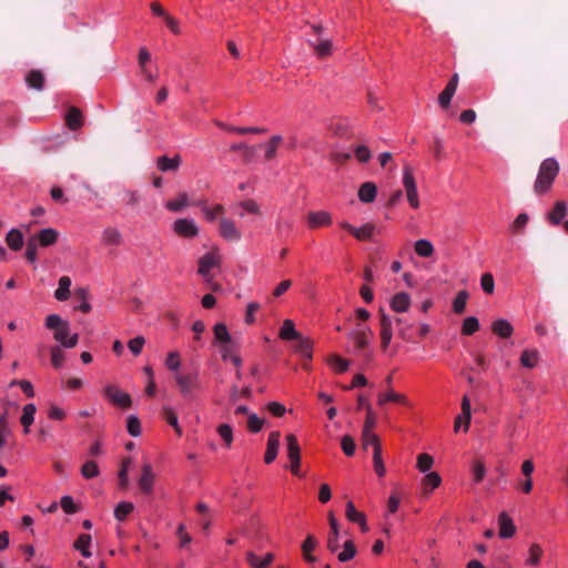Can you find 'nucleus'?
<instances>
[{"label": "nucleus", "instance_id": "38", "mask_svg": "<svg viewBox=\"0 0 568 568\" xmlns=\"http://www.w3.org/2000/svg\"><path fill=\"white\" fill-rule=\"evenodd\" d=\"M189 205V196L186 193H180L174 200L166 202L165 207L172 212H179Z\"/></svg>", "mask_w": 568, "mask_h": 568}, {"label": "nucleus", "instance_id": "55", "mask_svg": "<svg viewBox=\"0 0 568 568\" xmlns=\"http://www.w3.org/2000/svg\"><path fill=\"white\" fill-rule=\"evenodd\" d=\"M542 555V549L539 544H532L529 548V558L527 559L528 565H539Z\"/></svg>", "mask_w": 568, "mask_h": 568}, {"label": "nucleus", "instance_id": "46", "mask_svg": "<svg viewBox=\"0 0 568 568\" xmlns=\"http://www.w3.org/2000/svg\"><path fill=\"white\" fill-rule=\"evenodd\" d=\"M362 445L366 449L369 445L373 446V450L376 446H381L378 436L373 430L363 429L362 432Z\"/></svg>", "mask_w": 568, "mask_h": 568}, {"label": "nucleus", "instance_id": "11", "mask_svg": "<svg viewBox=\"0 0 568 568\" xmlns=\"http://www.w3.org/2000/svg\"><path fill=\"white\" fill-rule=\"evenodd\" d=\"M220 235L224 240L230 242H237L242 237L241 231L236 227L235 223L230 219H221Z\"/></svg>", "mask_w": 568, "mask_h": 568}, {"label": "nucleus", "instance_id": "13", "mask_svg": "<svg viewBox=\"0 0 568 568\" xmlns=\"http://www.w3.org/2000/svg\"><path fill=\"white\" fill-rule=\"evenodd\" d=\"M281 433L275 430L268 435L267 447L264 456L266 464H271L275 460L280 448Z\"/></svg>", "mask_w": 568, "mask_h": 568}, {"label": "nucleus", "instance_id": "45", "mask_svg": "<svg viewBox=\"0 0 568 568\" xmlns=\"http://www.w3.org/2000/svg\"><path fill=\"white\" fill-rule=\"evenodd\" d=\"M479 329V321L475 316H469L464 320L462 334L464 335H473L475 332Z\"/></svg>", "mask_w": 568, "mask_h": 568}, {"label": "nucleus", "instance_id": "49", "mask_svg": "<svg viewBox=\"0 0 568 568\" xmlns=\"http://www.w3.org/2000/svg\"><path fill=\"white\" fill-rule=\"evenodd\" d=\"M374 230L375 226L373 224H365L362 227H355V233H353V235L358 241H367L372 239Z\"/></svg>", "mask_w": 568, "mask_h": 568}, {"label": "nucleus", "instance_id": "34", "mask_svg": "<svg viewBox=\"0 0 568 568\" xmlns=\"http://www.w3.org/2000/svg\"><path fill=\"white\" fill-rule=\"evenodd\" d=\"M71 278L69 276H62L59 280V287L54 292V296L58 301H65L70 296Z\"/></svg>", "mask_w": 568, "mask_h": 568}, {"label": "nucleus", "instance_id": "19", "mask_svg": "<svg viewBox=\"0 0 568 568\" xmlns=\"http://www.w3.org/2000/svg\"><path fill=\"white\" fill-rule=\"evenodd\" d=\"M410 306V297L405 292L395 294L390 300V307L396 313H405Z\"/></svg>", "mask_w": 568, "mask_h": 568}, {"label": "nucleus", "instance_id": "15", "mask_svg": "<svg viewBox=\"0 0 568 568\" xmlns=\"http://www.w3.org/2000/svg\"><path fill=\"white\" fill-rule=\"evenodd\" d=\"M307 223L310 229L329 226L332 224V216L326 211L310 212L307 215Z\"/></svg>", "mask_w": 568, "mask_h": 568}, {"label": "nucleus", "instance_id": "54", "mask_svg": "<svg viewBox=\"0 0 568 568\" xmlns=\"http://www.w3.org/2000/svg\"><path fill=\"white\" fill-rule=\"evenodd\" d=\"M126 429L131 436L138 437L141 434L140 419L134 415H130L126 420Z\"/></svg>", "mask_w": 568, "mask_h": 568}, {"label": "nucleus", "instance_id": "30", "mask_svg": "<svg viewBox=\"0 0 568 568\" xmlns=\"http://www.w3.org/2000/svg\"><path fill=\"white\" fill-rule=\"evenodd\" d=\"M216 125L220 126L221 129L223 130H227V131H231V132H235V133H239V134H246V133H255V134H261V133H265L266 132V129L265 128H255V126H230V125H226L225 123L223 122H220V121H216Z\"/></svg>", "mask_w": 568, "mask_h": 568}, {"label": "nucleus", "instance_id": "57", "mask_svg": "<svg viewBox=\"0 0 568 568\" xmlns=\"http://www.w3.org/2000/svg\"><path fill=\"white\" fill-rule=\"evenodd\" d=\"M219 435L223 438L226 447H230L233 442V429L229 424H221L217 427Z\"/></svg>", "mask_w": 568, "mask_h": 568}, {"label": "nucleus", "instance_id": "48", "mask_svg": "<svg viewBox=\"0 0 568 568\" xmlns=\"http://www.w3.org/2000/svg\"><path fill=\"white\" fill-rule=\"evenodd\" d=\"M81 474L84 478L91 479L99 475V466L94 460L85 462L81 467Z\"/></svg>", "mask_w": 568, "mask_h": 568}, {"label": "nucleus", "instance_id": "16", "mask_svg": "<svg viewBox=\"0 0 568 568\" xmlns=\"http://www.w3.org/2000/svg\"><path fill=\"white\" fill-rule=\"evenodd\" d=\"M498 525H499V537L500 538H510L516 532V526L514 525L513 519L508 516L506 511H501L498 516Z\"/></svg>", "mask_w": 568, "mask_h": 568}, {"label": "nucleus", "instance_id": "51", "mask_svg": "<svg viewBox=\"0 0 568 568\" xmlns=\"http://www.w3.org/2000/svg\"><path fill=\"white\" fill-rule=\"evenodd\" d=\"M395 324L397 326V334L404 341H412V336L409 334L410 324L406 323L402 317H395Z\"/></svg>", "mask_w": 568, "mask_h": 568}, {"label": "nucleus", "instance_id": "10", "mask_svg": "<svg viewBox=\"0 0 568 568\" xmlns=\"http://www.w3.org/2000/svg\"><path fill=\"white\" fill-rule=\"evenodd\" d=\"M155 480V474L153 473L150 464L142 466V474L138 480V485L144 495H151L153 491V485Z\"/></svg>", "mask_w": 568, "mask_h": 568}, {"label": "nucleus", "instance_id": "33", "mask_svg": "<svg viewBox=\"0 0 568 568\" xmlns=\"http://www.w3.org/2000/svg\"><path fill=\"white\" fill-rule=\"evenodd\" d=\"M36 412H37V407H36L34 404H27L23 407V413H22V416L20 418V423L23 426L26 434L29 433V427L32 425V423L34 420Z\"/></svg>", "mask_w": 568, "mask_h": 568}, {"label": "nucleus", "instance_id": "47", "mask_svg": "<svg viewBox=\"0 0 568 568\" xmlns=\"http://www.w3.org/2000/svg\"><path fill=\"white\" fill-rule=\"evenodd\" d=\"M328 364L334 368L337 373H344L349 367V361L338 356L332 355L328 359Z\"/></svg>", "mask_w": 568, "mask_h": 568}, {"label": "nucleus", "instance_id": "20", "mask_svg": "<svg viewBox=\"0 0 568 568\" xmlns=\"http://www.w3.org/2000/svg\"><path fill=\"white\" fill-rule=\"evenodd\" d=\"M246 560L253 568H267L274 560V555L267 552L263 558H260L253 551H248L246 554Z\"/></svg>", "mask_w": 568, "mask_h": 568}, {"label": "nucleus", "instance_id": "28", "mask_svg": "<svg viewBox=\"0 0 568 568\" xmlns=\"http://www.w3.org/2000/svg\"><path fill=\"white\" fill-rule=\"evenodd\" d=\"M286 448H287V457L291 462L295 463L301 459V448L295 435L290 434L286 436Z\"/></svg>", "mask_w": 568, "mask_h": 568}, {"label": "nucleus", "instance_id": "36", "mask_svg": "<svg viewBox=\"0 0 568 568\" xmlns=\"http://www.w3.org/2000/svg\"><path fill=\"white\" fill-rule=\"evenodd\" d=\"M539 359V354L536 349H525L520 355V364L527 368H534Z\"/></svg>", "mask_w": 568, "mask_h": 568}, {"label": "nucleus", "instance_id": "8", "mask_svg": "<svg viewBox=\"0 0 568 568\" xmlns=\"http://www.w3.org/2000/svg\"><path fill=\"white\" fill-rule=\"evenodd\" d=\"M29 239L32 240L39 247H49L57 243L59 239V232L55 229L47 227L31 235Z\"/></svg>", "mask_w": 568, "mask_h": 568}, {"label": "nucleus", "instance_id": "37", "mask_svg": "<svg viewBox=\"0 0 568 568\" xmlns=\"http://www.w3.org/2000/svg\"><path fill=\"white\" fill-rule=\"evenodd\" d=\"M403 185L406 191L414 192L417 190L416 181L413 174V170L409 165H405L403 170Z\"/></svg>", "mask_w": 568, "mask_h": 568}, {"label": "nucleus", "instance_id": "44", "mask_svg": "<svg viewBox=\"0 0 568 568\" xmlns=\"http://www.w3.org/2000/svg\"><path fill=\"white\" fill-rule=\"evenodd\" d=\"M467 291H459L453 301V310L456 314H463L468 300Z\"/></svg>", "mask_w": 568, "mask_h": 568}, {"label": "nucleus", "instance_id": "35", "mask_svg": "<svg viewBox=\"0 0 568 568\" xmlns=\"http://www.w3.org/2000/svg\"><path fill=\"white\" fill-rule=\"evenodd\" d=\"M91 544V536L89 534H82L78 537L74 542V548L79 550L83 557H91V551L89 550Z\"/></svg>", "mask_w": 568, "mask_h": 568}, {"label": "nucleus", "instance_id": "22", "mask_svg": "<svg viewBox=\"0 0 568 568\" xmlns=\"http://www.w3.org/2000/svg\"><path fill=\"white\" fill-rule=\"evenodd\" d=\"M567 214V205H566V202L564 201H558L556 202L554 209L548 212L547 214V220L552 224V225H558L560 224V222L562 221V219L566 216Z\"/></svg>", "mask_w": 568, "mask_h": 568}, {"label": "nucleus", "instance_id": "18", "mask_svg": "<svg viewBox=\"0 0 568 568\" xmlns=\"http://www.w3.org/2000/svg\"><path fill=\"white\" fill-rule=\"evenodd\" d=\"M182 158L179 154L173 158L162 155L158 158L156 166L161 172H175L179 170Z\"/></svg>", "mask_w": 568, "mask_h": 568}, {"label": "nucleus", "instance_id": "17", "mask_svg": "<svg viewBox=\"0 0 568 568\" xmlns=\"http://www.w3.org/2000/svg\"><path fill=\"white\" fill-rule=\"evenodd\" d=\"M389 402L400 404L404 406L409 405V402L405 395L396 393L393 389H388L385 393L378 394V396H377V405L378 406H384L386 403H389Z\"/></svg>", "mask_w": 568, "mask_h": 568}, {"label": "nucleus", "instance_id": "12", "mask_svg": "<svg viewBox=\"0 0 568 568\" xmlns=\"http://www.w3.org/2000/svg\"><path fill=\"white\" fill-rule=\"evenodd\" d=\"M328 523L331 531L327 537V549L336 552L339 548V525L332 511L328 513Z\"/></svg>", "mask_w": 568, "mask_h": 568}, {"label": "nucleus", "instance_id": "39", "mask_svg": "<svg viewBox=\"0 0 568 568\" xmlns=\"http://www.w3.org/2000/svg\"><path fill=\"white\" fill-rule=\"evenodd\" d=\"M415 252L422 257H429L434 253V246L428 240H418L415 242Z\"/></svg>", "mask_w": 568, "mask_h": 568}, {"label": "nucleus", "instance_id": "64", "mask_svg": "<svg viewBox=\"0 0 568 568\" xmlns=\"http://www.w3.org/2000/svg\"><path fill=\"white\" fill-rule=\"evenodd\" d=\"M60 506L67 514H75L79 510L71 496H63L60 500Z\"/></svg>", "mask_w": 568, "mask_h": 568}, {"label": "nucleus", "instance_id": "26", "mask_svg": "<svg viewBox=\"0 0 568 568\" xmlns=\"http://www.w3.org/2000/svg\"><path fill=\"white\" fill-rule=\"evenodd\" d=\"M491 331L501 338H508L511 336L514 328L507 320L500 318L493 323Z\"/></svg>", "mask_w": 568, "mask_h": 568}, {"label": "nucleus", "instance_id": "2", "mask_svg": "<svg viewBox=\"0 0 568 568\" xmlns=\"http://www.w3.org/2000/svg\"><path fill=\"white\" fill-rule=\"evenodd\" d=\"M372 334L373 332L369 327L361 324H357V327L347 334V337L354 342L356 354L363 356L367 362L373 358V354L368 351V337Z\"/></svg>", "mask_w": 568, "mask_h": 568}, {"label": "nucleus", "instance_id": "7", "mask_svg": "<svg viewBox=\"0 0 568 568\" xmlns=\"http://www.w3.org/2000/svg\"><path fill=\"white\" fill-rule=\"evenodd\" d=\"M379 327L381 347L386 351L393 337V318L383 310H379Z\"/></svg>", "mask_w": 568, "mask_h": 568}, {"label": "nucleus", "instance_id": "42", "mask_svg": "<svg viewBox=\"0 0 568 568\" xmlns=\"http://www.w3.org/2000/svg\"><path fill=\"white\" fill-rule=\"evenodd\" d=\"M373 463L374 470L378 477H383L386 474V468L382 458V446H376L373 450Z\"/></svg>", "mask_w": 568, "mask_h": 568}, {"label": "nucleus", "instance_id": "14", "mask_svg": "<svg viewBox=\"0 0 568 568\" xmlns=\"http://www.w3.org/2000/svg\"><path fill=\"white\" fill-rule=\"evenodd\" d=\"M307 43L318 59H325L332 54L333 42L329 39L307 40Z\"/></svg>", "mask_w": 568, "mask_h": 568}, {"label": "nucleus", "instance_id": "41", "mask_svg": "<svg viewBox=\"0 0 568 568\" xmlns=\"http://www.w3.org/2000/svg\"><path fill=\"white\" fill-rule=\"evenodd\" d=\"M442 483V478L437 473H429L423 478V486L425 494L430 493L433 489L437 488Z\"/></svg>", "mask_w": 568, "mask_h": 568}, {"label": "nucleus", "instance_id": "4", "mask_svg": "<svg viewBox=\"0 0 568 568\" xmlns=\"http://www.w3.org/2000/svg\"><path fill=\"white\" fill-rule=\"evenodd\" d=\"M220 265V256L215 252H210L204 254L199 260V268L197 273L203 276L204 281L212 286L213 291H217L220 286L217 284H212V276L210 275V270L217 267Z\"/></svg>", "mask_w": 568, "mask_h": 568}, {"label": "nucleus", "instance_id": "60", "mask_svg": "<svg viewBox=\"0 0 568 568\" xmlns=\"http://www.w3.org/2000/svg\"><path fill=\"white\" fill-rule=\"evenodd\" d=\"M529 221V216L526 213H520L511 224V231L514 233H520L526 227L527 223Z\"/></svg>", "mask_w": 568, "mask_h": 568}, {"label": "nucleus", "instance_id": "5", "mask_svg": "<svg viewBox=\"0 0 568 568\" xmlns=\"http://www.w3.org/2000/svg\"><path fill=\"white\" fill-rule=\"evenodd\" d=\"M45 326L49 329H54V339L63 345V342H65L70 334L69 323L62 321L59 315L51 314L45 318Z\"/></svg>", "mask_w": 568, "mask_h": 568}, {"label": "nucleus", "instance_id": "6", "mask_svg": "<svg viewBox=\"0 0 568 568\" xmlns=\"http://www.w3.org/2000/svg\"><path fill=\"white\" fill-rule=\"evenodd\" d=\"M104 396L113 405L121 408H129L132 405L131 396L122 392L116 385H108L104 388Z\"/></svg>", "mask_w": 568, "mask_h": 568}, {"label": "nucleus", "instance_id": "40", "mask_svg": "<svg viewBox=\"0 0 568 568\" xmlns=\"http://www.w3.org/2000/svg\"><path fill=\"white\" fill-rule=\"evenodd\" d=\"M356 551V546L353 540H346L343 545V551L337 555V559L341 562H346L355 557Z\"/></svg>", "mask_w": 568, "mask_h": 568}, {"label": "nucleus", "instance_id": "29", "mask_svg": "<svg viewBox=\"0 0 568 568\" xmlns=\"http://www.w3.org/2000/svg\"><path fill=\"white\" fill-rule=\"evenodd\" d=\"M6 243L12 251H20L23 246V234L18 229H12L6 236Z\"/></svg>", "mask_w": 568, "mask_h": 568}, {"label": "nucleus", "instance_id": "50", "mask_svg": "<svg viewBox=\"0 0 568 568\" xmlns=\"http://www.w3.org/2000/svg\"><path fill=\"white\" fill-rule=\"evenodd\" d=\"M345 516L349 521L355 523V524H357L358 521H363V518L365 517L364 513L358 511L355 508V505L353 504V501H348L346 504Z\"/></svg>", "mask_w": 568, "mask_h": 568}, {"label": "nucleus", "instance_id": "56", "mask_svg": "<svg viewBox=\"0 0 568 568\" xmlns=\"http://www.w3.org/2000/svg\"><path fill=\"white\" fill-rule=\"evenodd\" d=\"M433 463H434V459L430 455L428 454H419L417 456V468L422 471V473H426L428 471L432 466H433Z\"/></svg>", "mask_w": 568, "mask_h": 568}, {"label": "nucleus", "instance_id": "63", "mask_svg": "<svg viewBox=\"0 0 568 568\" xmlns=\"http://www.w3.org/2000/svg\"><path fill=\"white\" fill-rule=\"evenodd\" d=\"M354 154H355L356 159L358 160V162H361V163L368 162L372 156L369 149L363 144L357 145L355 148Z\"/></svg>", "mask_w": 568, "mask_h": 568}, {"label": "nucleus", "instance_id": "53", "mask_svg": "<svg viewBox=\"0 0 568 568\" xmlns=\"http://www.w3.org/2000/svg\"><path fill=\"white\" fill-rule=\"evenodd\" d=\"M163 417L170 424L178 435H182V429L179 426L178 416L170 407L163 408Z\"/></svg>", "mask_w": 568, "mask_h": 568}, {"label": "nucleus", "instance_id": "23", "mask_svg": "<svg viewBox=\"0 0 568 568\" xmlns=\"http://www.w3.org/2000/svg\"><path fill=\"white\" fill-rule=\"evenodd\" d=\"M295 341V352L303 356L305 359L311 361L313 352V341L308 337H303L302 335H300V337L296 338Z\"/></svg>", "mask_w": 568, "mask_h": 568}, {"label": "nucleus", "instance_id": "32", "mask_svg": "<svg viewBox=\"0 0 568 568\" xmlns=\"http://www.w3.org/2000/svg\"><path fill=\"white\" fill-rule=\"evenodd\" d=\"M213 332H214V339L217 343H220L221 345L233 343L232 337H231L225 324H223V323L215 324Z\"/></svg>", "mask_w": 568, "mask_h": 568}, {"label": "nucleus", "instance_id": "27", "mask_svg": "<svg viewBox=\"0 0 568 568\" xmlns=\"http://www.w3.org/2000/svg\"><path fill=\"white\" fill-rule=\"evenodd\" d=\"M102 243L104 245H121L122 243V235L120 231L115 227L109 226L103 230L102 232Z\"/></svg>", "mask_w": 568, "mask_h": 568}, {"label": "nucleus", "instance_id": "52", "mask_svg": "<svg viewBox=\"0 0 568 568\" xmlns=\"http://www.w3.org/2000/svg\"><path fill=\"white\" fill-rule=\"evenodd\" d=\"M232 151H240L243 153V159L245 162H250L255 153V148L250 146L245 143H234L231 145Z\"/></svg>", "mask_w": 568, "mask_h": 568}, {"label": "nucleus", "instance_id": "59", "mask_svg": "<svg viewBox=\"0 0 568 568\" xmlns=\"http://www.w3.org/2000/svg\"><path fill=\"white\" fill-rule=\"evenodd\" d=\"M264 425V420L260 418L256 414H248L247 417V428L252 433H258Z\"/></svg>", "mask_w": 568, "mask_h": 568}, {"label": "nucleus", "instance_id": "21", "mask_svg": "<svg viewBox=\"0 0 568 568\" xmlns=\"http://www.w3.org/2000/svg\"><path fill=\"white\" fill-rule=\"evenodd\" d=\"M377 194V186L374 182H365L359 186L358 199L363 203H372Z\"/></svg>", "mask_w": 568, "mask_h": 568}, {"label": "nucleus", "instance_id": "62", "mask_svg": "<svg viewBox=\"0 0 568 568\" xmlns=\"http://www.w3.org/2000/svg\"><path fill=\"white\" fill-rule=\"evenodd\" d=\"M145 344V339L142 336H136L129 341L128 346L134 356H138Z\"/></svg>", "mask_w": 568, "mask_h": 568}, {"label": "nucleus", "instance_id": "24", "mask_svg": "<svg viewBox=\"0 0 568 568\" xmlns=\"http://www.w3.org/2000/svg\"><path fill=\"white\" fill-rule=\"evenodd\" d=\"M44 74L41 70H31L26 75V83L29 88L41 91L44 88Z\"/></svg>", "mask_w": 568, "mask_h": 568}, {"label": "nucleus", "instance_id": "61", "mask_svg": "<svg viewBox=\"0 0 568 568\" xmlns=\"http://www.w3.org/2000/svg\"><path fill=\"white\" fill-rule=\"evenodd\" d=\"M64 362V353L61 351L59 346H53L51 348V363L53 367L60 368L62 367Z\"/></svg>", "mask_w": 568, "mask_h": 568}, {"label": "nucleus", "instance_id": "25", "mask_svg": "<svg viewBox=\"0 0 568 568\" xmlns=\"http://www.w3.org/2000/svg\"><path fill=\"white\" fill-rule=\"evenodd\" d=\"M65 122L70 130H78L83 125V116L81 111L71 106L65 115Z\"/></svg>", "mask_w": 568, "mask_h": 568}, {"label": "nucleus", "instance_id": "9", "mask_svg": "<svg viewBox=\"0 0 568 568\" xmlns=\"http://www.w3.org/2000/svg\"><path fill=\"white\" fill-rule=\"evenodd\" d=\"M174 232L181 237H195L199 234V227L190 219H179L173 224Z\"/></svg>", "mask_w": 568, "mask_h": 568}, {"label": "nucleus", "instance_id": "1", "mask_svg": "<svg viewBox=\"0 0 568 568\" xmlns=\"http://www.w3.org/2000/svg\"><path fill=\"white\" fill-rule=\"evenodd\" d=\"M560 165L555 158L545 159L539 166L534 191L537 195H544L550 191L554 181L558 176Z\"/></svg>", "mask_w": 568, "mask_h": 568}, {"label": "nucleus", "instance_id": "43", "mask_svg": "<svg viewBox=\"0 0 568 568\" xmlns=\"http://www.w3.org/2000/svg\"><path fill=\"white\" fill-rule=\"evenodd\" d=\"M134 509V506L132 503L129 501H122L120 503L115 509H114V517L119 521H123L128 515H130Z\"/></svg>", "mask_w": 568, "mask_h": 568}, {"label": "nucleus", "instance_id": "31", "mask_svg": "<svg viewBox=\"0 0 568 568\" xmlns=\"http://www.w3.org/2000/svg\"><path fill=\"white\" fill-rule=\"evenodd\" d=\"M300 333L295 329L293 321L285 320L280 331V337L284 341H294L300 337Z\"/></svg>", "mask_w": 568, "mask_h": 568}, {"label": "nucleus", "instance_id": "58", "mask_svg": "<svg viewBox=\"0 0 568 568\" xmlns=\"http://www.w3.org/2000/svg\"><path fill=\"white\" fill-rule=\"evenodd\" d=\"M455 92L456 91L446 85V88L439 93L438 103L443 109H447L449 106Z\"/></svg>", "mask_w": 568, "mask_h": 568}, {"label": "nucleus", "instance_id": "3", "mask_svg": "<svg viewBox=\"0 0 568 568\" xmlns=\"http://www.w3.org/2000/svg\"><path fill=\"white\" fill-rule=\"evenodd\" d=\"M175 382L180 393L186 399H191L193 397V392L201 388L197 373L176 374Z\"/></svg>", "mask_w": 568, "mask_h": 568}]
</instances>
